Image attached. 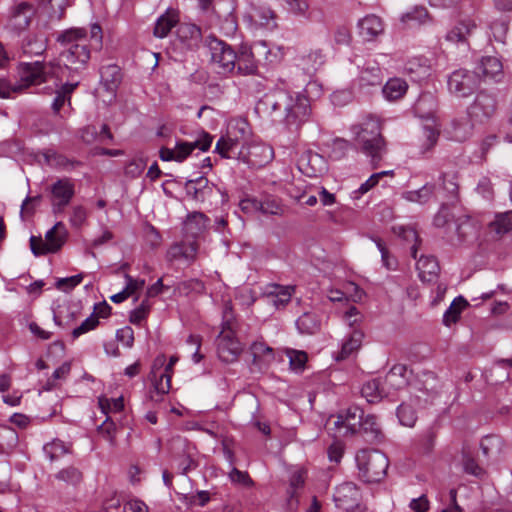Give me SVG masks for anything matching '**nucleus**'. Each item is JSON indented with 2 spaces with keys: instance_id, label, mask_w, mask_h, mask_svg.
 Wrapping results in <instances>:
<instances>
[{
  "instance_id": "obj_1",
  "label": "nucleus",
  "mask_w": 512,
  "mask_h": 512,
  "mask_svg": "<svg viewBox=\"0 0 512 512\" xmlns=\"http://www.w3.org/2000/svg\"><path fill=\"white\" fill-rule=\"evenodd\" d=\"M86 30L84 28H70L61 32L56 41L64 46L60 52V60L70 71V76L80 73L87 68L91 57L89 45L85 43Z\"/></svg>"
},
{
  "instance_id": "obj_2",
  "label": "nucleus",
  "mask_w": 512,
  "mask_h": 512,
  "mask_svg": "<svg viewBox=\"0 0 512 512\" xmlns=\"http://www.w3.org/2000/svg\"><path fill=\"white\" fill-rule=\"evenodd\" d=\"M437 107V99L430 92L420 94L412 107L414 115L426 121V124L423 125V142L421 144V153L423 154L436 145L440 135L435 121Z\"/></svg>"
},
{
  "instance_id": "obj_3",
  "label": "nucleus",
  "mask_w": 512,
  "mask_h": 512,
  "mask_svg": "<svg viewBox=\"0 0 512 512\" xmlns=\"http://www.w3.org/2000/svg\"><path fill=\"white\" fill-rule=\"evenodd\" d=\"M358 478L364 483H379L389 467V459L378 449H361L355 455Z\"/></svg>"
},
{
  "instance_id": "obj_4",
  "label": "nucleus",
  "mask_w": 512,
  "mask_h": 512,
  "mask_svg": "<svg viewBox=\"0 0 512 512\" xmlns=\"http://www.w3.org/2000/svg\"><path fill=\"white\" fill-rule=\"evenodd\" d=\"M287 102L284 107V124L289 130H298L310 117L309 99L300 92H288Z\"/></svg>"
},
{
  "instance_id": "obj_5",
  "label": "nucleus",
  "mask_w": 512,
  "mask_h": 512,
  "mask_svg": "<svg viewBox=\"0 0 512 512\" xmlns=\"http://www.w3.org/2000/svg\"><path fill=\"white\" fill-rule=\"evenodd\" d=\"M211 53V61L216 66L217 73L227 76L235 71L236 52L230 45L214 36H209L205 40Z\"/></svg>"
},
{
  "instance_id": "obj_6",
  "label": "nucleus",
  "mask_w": 512,
  "mask_h": 512,
  "mask_svg": "<svg viewBox=\"0 0 512 512\" xmlns=\"http://www.w3.org/2000/svg\"><path fill=\"white\" fill-rule=\"evenodd\" d=\"M212 141L213 136L208 132L202 131L195 141L178 140L174 149L162 147L159 151V157L162 161L183 162L195 149L203 152L208 151Z\"/></svg>"
},
{
  "instance_id": "obj_7",
  "label": "nucleus",
  "mask_w": 512,
  "mask_h": 512,
  "mask_svg": "<svg viewBox=\"0 0 512 512\" xmlns=\"http://www.w3.org/2000/svg\"><path fill=\"white\" fill-rule=\"evenodd\" d=\"M56 68H60V66L53 62H50L48 65H45L40 61L21 63L18 67V75L22 84L17 86H12L10 84V87L13 89L11 94L13 92L21 91L24 87L46 82L48 76L55 75Z\"/></svg>"
},
{
  "instance_id": "obj_8",
  "label": "nucleus",
  "mask_w": 512,
  "mask_h": 512,
  "mask_svg": "<svg viewBox=\"0 0 512 512\" xmlns=\"http://www.w3.org/2000/svg\"><path fill=\"white\" fill-rule=\"evenodd\" d=\"M67 230L62 222H57L45 234V241L35 236L30 237V249L35 256L56 253L64 245Z\"/></svg>"
},
{
  "instance_id": "obj_9",
  "label": "nucleus",
  "mask_w": 512,
  "mask_h": 512,
  "mask_svg": "<svg viewBox=\"0 0 512 512\" xmlns=\"http://www.w3.org/2000/svg\"><path fill=\"white\" fill-rule=\"evenodd\" d=\"M497 110V99L493 93L481 90L474 102L468 108V115L471 120L484 123L488 121Z\"/></svg>"
},
{
  "instance_id": "obj_10",
  "label": "nucleus",
  "mask_w": 512,
  "mask_h": 512,
  "mask_svg": "<svg viewBox=\"0 0 512 512\" xmlns=\"http://www.w3.org/2000/svg\"><path fill=\"white\" fill-rule=\"evenodd\" d=\"M478 84L479 78L476 73L466 69L455 70L448 78L449 91L458 97L470 96Z\"/></svg>"
},
{
  "instance_id": "obj_11",
  "label": "nucleus",
  "mask_w": 512,
  "mask_h": 512,
  "mask_svg": "<svg viewBox=\"0 0 512 512\" xmlns=\"http://www.w3.org/2000/svg\"><path fill=\"white\" fill-rule=\"evenodd\" d=\"M364 411L357 407H349L344 413L337 416L334 425L343 437L355 436L361 428V423L364 418Z\"/></svg>"
},
{
  "instance_id": "obj_12",
  "label": "nucleus",
  "mask_w": 512,
  "mask_h": 512,
  "mask_svg": "<svg viewBox=\"0 0 512 512\" xmlns=\"http://www.w3.org/2000/svg\"><path fill=\"white\" fill-rule=\"evenodd\" d=\"M52 208L55 213L61 212L71 202L75 194L74 183L69 178L58 179L51 186Z\"/></svg>"
},
{
  "instance_id": "obj_13",
  "label": "nucleus",
  "mask_w": 512,
  "mask_h": 512,
  "mask_svg": "<svg viewBox=\"0 0 512 512\" xmlns=\"http://www.w3.org/2000/svg\"><path fill=\"white\" fill-rule=\"evenodd\" d=\"M360 489L352 482H345L336 487L333 499L337 508L348 511L361 501Z\"/></svg>"
},
{
  "instance_id": "obj_14",
  "label": "nucleus",
  "mask_w": 512,
  "mask_h": 512,
  "mask_svg": "<svg viewBox=\"0 0 512 512\" xmlns=\"http://www.w3.org/2000/svg\"><path fill=\"white\" fill-rule=\"evenodd\" d=\"M242 351V347L234 332L223 334L220 332L217 336V353L221 361L231 363L237 360Z\"/></svg>"
},
{
  "instance_id": "obj_15",
  "label": "nucleus",
  "mask_w": 512,
  "mask_h": 512,
  "mask_svg": "<svg viewBox=\"0 0 512 512\" xmlns=\"http://www.w3.org/2000/svg\"><path fill=\"white\" fill-rule=\"evenodd\" d=\"M184 188L187 196L197 202H204L213 195L214 190H218L217 186L203 175L195 179H188Z\"/></svg>"
},
{
  "instance_id": "obj_16",
  "label": "nucleus",
  "mask_w": 512,
  "mask_h": 512,
  "mask_svg": "<svg viewBox=\"0 0 512 512\" xmlns=\"http://www.w3.org/2000/svg\"><path fill=\"white\" fill-rule=\"evenodd\" d=\"M360 152L370 158L372 168H377L384 155L387 153V144L385 139H365L355 141Z\"/></svg>"
},
{
  "instance_id": "obj_17",
  "label": "nucleus",
  "mask_w": 512,
  "mask_h": 512,
  "mask_svg": "<svg viewBox=\"0 0 512 512\" xmlns=\"http://www.w3.org/2000/svg\"><path fill=\"white\" fill-rule=\"evenodd\" d=\"M355 135V141L365 139H385L382 135V128L379 119L373 115H367L359 124L351 127Z\"/></svg>"
},
{
  "instance_id": "obj_18",
  "label": "nucleus",
  "mask_w": 512,
  "mask_h": 512,
  "mask_svg": "<svg viewBox=\"0 0 512 512\" xmlns=\"http://www.w3.org/2000/svg\"><path fill=\"white\" fill-rule=\"evenodd\" d=\"M177 38L187 50H196L202 41L201 28L193 23H181L177 28Z\"/></svg>"
},
{
  "instance_id": "obj_19",
  "label": "nucleus",
  "mask_w": 512,
  "mask_h": 512,
  "mask_svg": "<svg viewBox=\"0 0 512 512\" xmlns=\"http://www.w3.org/2000/svg\"><path fill=\"white\" fill-rule=\"evenodd\" d=\"M474 73L478 77L482 75L485 79L500 82L503 77V65L497 57L485 56L477 64Z\"/></svg>"
},
{
  "instance_id": "obj_20",
  "label": "nucleus",
  "mask_w": 512,
  "mask_h": 512,
  "mask_svg": "<svg viewBox=\"0 0 512 512\" xmlns=\"http://www.w3.org/2000/svg\"><path fill=\"white\" fill-rule=\"evenodd\" d=\"M357 435H360L367 443H380L384 439L381 426L377 422L376 416L372 414L364 415L361 428L358 430Z\"/></svg>"
},
{
  "instance_id": "obj_21",
  "label": "nucleus",
  "mask_w": 512,
  "mask_h": 512,
  "mask_svg": "<svg viewBox=\"0 0 512 512\" xmlns=\"http://www.w3.org/2000/svg\"><path fill=\"white\" fill-rule=\"evenodd\" d=\"M100 82L106 92L113 97L122 82V72L118 65L109 64L100 68Z\"/></svg>"
},
{
  "instance_id": "obj_22",
  "label": "nucleus",
  "mask_w": 512,
  "mask_h": 512,
  "mask_svg": "<svg viewBox=\"0 0 512 512\" xmlns=\"http://www.w3.org/2000/svg\"><path fill=\"white\" fill-rule=\"evenodd\" d=\"M305 484V475L302 471L294 472L289 479V486L286 494V509L288 512H295L299 506V491L303 489Z\"/></svg>"
},
{
  "instance_id": "obj_23",
  "label": "nucleus",
  "mask_w": 512,
  "mask_h": 512,
  "mask_svg": "<svg viewBox=\"0 0 512 512\" xmlns=\"http://www.w3.org/2000/svg\"><path fill=\"white\" fill-rule=\"evenodd\" d=\"M236 73L242 76L256 75L258 73V64L254 58L253 52L248 47H241L236 53Z\"/></svg>"
},
{
  "instance_id": "obj_24",
  "label": "nucleus",
  "mask_w": 512,
  "mask_h": 512,
  "mask_svg": "<svg viewBox=\"0 0 512 512\" xmlns=\"http://www.w3.org/2000/svg\"><path fill=\"white\" fill-rule=\"evenodd\" d=\"M438 191L442 192L443 198L457 200L459 196L458 173L456 171L443 172L439 176Z\"/></svg>"
},
{
  "instance_id": "obj_25",
  "label": "nucleus",
  "mask_w": 512,
  "mask_h": 512,
  "mask_svg": "<svg viewBox=\"0 0 512 512\" xmlns=\"http://www.w3.org/2000/svg\"><path fill=\"white\" fill-rule=\"evenodd\" d=\"M416 269L420 280L423 282H432L437 279L440 272L439 263L434 256L422 255L417 259Z\"/></svg>"
},
{
  "instance_id": "obj_26",
  "label": "nucleus",
  "mask_w": 512,
  "mask_h": 512,
  "mask_svg": "<svg viewBox=\"0 0 512 512\" xmlns=\"http://www.w3.org/2000/svg\"><path fill=\"white\" fill-rule=\"evenodd\" d=\"M215 152L226 159H238L243 153L241 142L237 138L225 136L218 139Z\"/></svg>"
},
{
  "instance_id": "obj_27",
  "label": "nucleus",
  "mask_w": 512,
  "mask_h": 512,
  "mask_svg": "<svg viewBox=\"0 0 512 512\" xmlns=\"http://www.w3.org/2000/svg\"><path fill=\"white\" fill-rule=\"evenodd\" d=\"M250 18L256 24L273 29L276 24V13L264 4H252L250 7Z\"/></svg>"
},
{
  "instance_id": "obj_28",
  "label": "nucleus",
  "mask_w": 512,
  "mask_h": 512,
  "mask_svg": "<svg viewBox=\"0 0 512 512\" xmlns=\"http://www.w3.org/2000/svg\"><path fill=\"white\" fill-rule=\"evenodd\" d=\"M179 22V14L174 9H167L155 23L153 34L158 38H165Z\"/></svg>"
},
{
  "instance_id": "obj_29",
  "label": "nucleus",
  "mask_w": 512,
  "mask_h": 512,
  "mask_svg": "<svg viewBox=\"0 0 512 512\" xmlns=\"http://www.w3.org/2000/svg\"><path fill=\"white\" fill-rule=\"evenodd\" d=\"M294 288L292 286H282L272 284L268 286L266 296L276 308L284 307L291 300Z\"/></svg>"
},
{
  "instance_id": "obj_30",
  "label": "nucleus",
  "mask_w": 512,
  "mask_h": 512,
  "mask_svg": "<svg viewBox=\"0 0 512 512\" xmlns=\"http://www.w3.org/2000/svg\"><path fill=\"white\" fill-rule=\"evenodd\" d=\"M79 81L66 82L61 84L59 89L55 92V97L52 101L51 108L55 115H59L60 110L63 108L65 103L71 104V95L74 90L78 87Z\"/></svg>"
},
{
  "instance_id": "obj_31",
  "label": "nucleus",
  "mask_w": 512,
  "mask_h": 512,
  "mask_svg": "<svg viewBox=\"0 0 512 512\" xmlns=\"http://www.w3.org/2000/svg\"><path fill=\"white\" fill-rule=\"evenodd\" d=\"M415 388L427 395L424 401L428 402L438 395L440 385L437 376L433 372L427 371L422 374V379L416 383Z\"/></svg>"
},
{
  "instance_id": "obj_32",
  "label": "nucleus",
  "mask_w": 512,
  "mask_h": 512,
  "mask_svg": "<svg viewBox=\"0 0 512 512\" xmlns=\"http://www.w3.org/2000/svg\"><path fill=\"white\" fill-rule=\"evenodd\" d=\"M359 32L366 40H372L383 31L381 19L376 15H368L358 23Z\"/></svg>"
},
{
  "instance_id": "obj_33",
  "label": "nucleus",
  "mask_w": 512,
  "mask_h": 512,
  "mask_svg": "<svg viewBox=\"0 0 512 512\" xmlns=\"http://www.w3.org/2000/svg\"><path fill=\"white\" fill-rule=\"evenodd\" d=\"M408 90L407 82L402 78H390L382 88V93L388 101L401 99Z\"/></svg>"
},
{
  "instance_id": "obj_34",
  "label": "nucleus",
  "mask_w": 512,
  "mask_h": 512,
  "mask_svg": "<svg viewBox=\"0 0 512 512\" xmlns=\"http://www.w3.org/2000/svg\"><path fill=\"white\" fill-rule=\"evenodd\" d=\"M33 15V7L31 4L27 2L19 3L13 10V14L11 17L12 24L17 30L26 29L30 22L31 17Z\"/></svg>"
},
{
  "instance_id": "obj_35",
  "label": "nucleus",
  "mask_w": 512,
  "mask_h": 512,
  "mask_svg": "<svg viewBox=\"0 0 512 512\" xmlns=\"http://www.w3.org/2000/svg\"><path fill=\"white\" fill-rule=\"evenodd\" d=\"M250 351L253 357V364L261 366L262 364L269 365L275 359L274 350L264 342H253L250 346Z\"/></svg>"
},
{
  "instance_id": "obj_36",
  "label": "nucleus",
  "mask_w": 512,
  "mask_h": 512,
  "mask_svg": "<svg viewBox=\"0 0 512 512\" xmlns=\"http://www.w3.org/2000/svg\"><path fill=\"white\" fill-rule=\"evenodd\" d=\"M17 431L8 426L0 425V455H9L18 445Z\"/></svg>"
},
{
  "instance_id": "obj_37",
  "label": "nucleus",
  "mask_w": 512,
  "mask_h": 512,
  "mask_svg": "<svg viewBox=\"0 0 512 512\" xmlns=\"http://www.w3.org/2000/svg\"><path fill=\"white\" fill-rule=\"evenodd\" d=\"M172 372H162L157 378H151L153 390L150 392V398L153 401H161L162 397L171 389Z\"/></svg>"
},
{
  "instance_id": "obj_38",
  "label": "nucleus",
  "mask_w": 512,
  "mask_h": 512,
  "mask_svg": "<svg viewBox=\"0 0 512 512\" xmlns=\"http://www.w3.org/2000/svg\"><path fill=\"white\" fill-rule=\"evenodd\" d=\"M209 222L210 219L204 213L195 211L187 216L184 227L187 233L196 238L206 229Z\"/></svg>"
},
{
  "instance_id": "obj_39",
  "label": "nucleus",
  "mask_w": 512,
  "mask_h": 512,
  "mask_svg": "<svg viewBox=\"0 0 512 512\" xmlns=\"http://www.w3.org/2000/svg\"><path fill=\"white\" fill-rule=\"evenodd\" d=\"M47 48V39L42 34H29L22 42V49L28 55H41Z\"/></svg>"
},
{
  "instance_id": "obj_40",
  "label": "nucleus",
  "mask_w": 512,
  "mask_h": 512,
  "mask_svg": "<svg viewBox=\"0 0 512 512\" xmlns=\"http://www.w3.org/2000/svg\"><path fill=\"white\" fill-rule=\"evenodd\" d=\"M476 28V24L471 21H462L455 25L446 35L447 41L453 43H466L468 36Z\"/></svg>"
},
{
  "instance_id": "obj_41",
  "label": "nucleus",
  "mask_w": 512,
  "mask_h": 512,
  "mask_svg": "<svg viewBox=\"0 0 512 512\" xmlns=\"http://www.w3.org/2000/svg\"><path fill=\"white\" fill-rule=\"evenodd\" d=\"M468 301L463 296L456 297L444 312L442 322L450 327L460 319L462 311L468 306Z\"/></svg>"
},
{
  "instance_id": "obj_42",
  "label": "nucleus",
  "mask_w": 512,
  "mask_h": 512,
  "mask_svg": "<svg viewBox=\"0 0 512 512\" xmlns=\"http://www.w3.org/2000/svg\"><path fill=\"white\" fill-rule=\"evenodd\" d=\"M46 162L56 169H61L65 171H72L75 168L82 166V162L78 160H72L66 157L65 155L56 153V152H47L45 153Z\"/></svg>"
},
{
  "instance_id": "obj_43",
  "label": "nucleus",
  "mask_w": 512,
  "mask_h": 512,
  "mask_svg": "<svg viewBox=\"0 0 512 512\" xmlns=\"http://www.w3.org/2000/svg\"><path fill=\"white\" fill-rule=\"evenodd\" d=\"M320 320L315 313L305 312L296 320V327L301 334L313 335L320 330Z\"/></svg>"
},
{
  "instance_id": "obj_44",
  "label": "nucleus",
  "mask_w": 512,
  "mask_h": 512,
  "mask_svg": "<svg viewBox=\"0 0 512 512\" xmlns=\"http://www.w3.org/2000/svg\"><path fill=\"white\" fill-rule=\"evenodd\" d=\"M325 62V56L321 49L310 50L301 57L302 69L307 74L316 72Z\"/></svg>"
},
{
  "instance_id": "obj_45",
  "label": "nucleus",
  "mask_w": 512,
  "mask_h": 512,
  "mask_svg": "<svg viewBox=\"0 0 512 512\" xmlns=\"http://www.w3.org/2000/svg\"><path fill=\"white\" fill-rule=\"evenodd\" d=\"M124 278L126 280L125 288L119 293L110 297L111 301L114 303H121L125 301L128 297L134 294L137 290L142 289L145 285L144 279H134L129 274H125Z\"/></svg>"
},
{
  "instance_id": "obj_46",
  "label": "nucleus",
  "mask_w": 512,
  "mask_h": 512,
  "mask_svg": "<svg viewBox=\"0 0 512 512\" xmlns=\"http://www.w3.org/2000/svg\"><path fill=\"white\" fill-rule=\"evenodd\" d=\"M436 190L435 184H425L418 190L406 191L403 194V197L410 202H418L420 204H424L429 201L431 196L434 194Z\"/></svg>"
},
{
  "instance_id": "obj_47",
  "label": "nucleus",
  "mask_w": 512,
  "mask_h": 512,
  "mask_svg": "<svg viewBox=\"0 0 512 512\" xmlns=\"http://www.w3.org/2000/svg\"><path fill=\"white\" fill-rule=\"evenodd\" d=\"M491 232L501 236L512 230V211L497 215L489 225Z\"/></svg>"
},
{
  "instance_id": "obj_48",
  "label": "nucleus",
  "mask_w": 512,
  "mask_h": 512,
  "mask_svg": "<svg viewBox=\"0 0 512 512\" xmlns=\"http://www.w3.org/2000/svg\"><path fill=\"white\" fill-rule=\"evenodd\" d=\"M411 372L408 371V368L405 364H395L390 369L387 379L391 382H396L398 388L404 387L409 383V375Z\"/></svg>"
},
{
  "instance_id": "obj_49",
  "label": "nucleus",
  "mask_w": 512,
  "mask_h": 512,
  "mask_svg": "<svg viewBox=\"0 0 512 512\" xmlns=\"http://www.w3.org/2000/svg\"><path fill=\"white\" fill-rule=\"evenodd\" d=\"M359 80L362 85H380L382 82V74L380 67L377 65L365 67L360 73Z\"/></svg>"
},
{
  "instance_id": "obj_50",
  "label": "nucleus",
  "mask_w": 512,
  "mask_h": 512,
  "mask_svg": "<svg viewBox=\"0 0 512 512\" xmlns=\"http://www.w3.org/2000/svg\"><path fill=\"white\" fill-rule=\"evenodd\" d=\"M259 208L264 215L282 216L285 212V206L281 203V200L271 196L261 200Z\"/></svg>"
},
{
  "instance_id": "obj_51",
  "label": "nucleus",
  "mask_w": 512,
  "mask_h": 512,
  "mask_svg": "<svg viewBox=\"0 0 512 512\" xmlns=\"http://www.w3.org/2000/svg\"><path fill=\"white\" fill-rule=\"evenodd\" d=\"M288 99V91L279 90L274 93H270V117L275 119L277 116H280V112L283 110L285 105H287Z\"/></svg>"
},
{
  "instance_id": "obj_52",
  "label": "nucleus",
  "mask_w": 512,
  "mask_h": 512,
  "mask_svg": "<svg viewBox=\"0 0 512 512\" xmlns=\"http://www.w3.org/2000/svg\"><path fill=\"white\" fill-rule=\"evenodd\" d=\"M456 233L460 241H465L469 236L475 233V226L471 218L467 215L458 217L455 220Z\"/></svg>"
},
{
  "instance_id": "obj_53",
  "label": "nucleus",
  "mask_w": 512,
  "mask_h": 512,
  "mask_svg": "<svg viewBox=\"0 0 512 512\" xmlns=\"http://www.w3.org/2000/svg\"><path fill=\"white\" fill-rule=\"evenodd\" d=\"M361 393L369 403H376L379 401L382 398V390L380 388L379 380L373 379L365 383L361 389Z\"/></svg>"
},
{
  "instance_id": "obj_54",
  "label": "nucleus",
  "mask_w": 512,
  "mask_h": 512,
  "mask_svg": "<svg viewBox=\"0 0 512 512\" xmlns=\"http://www.w3.org/2000/svg\"><path fill=\"white\" fill-rule=\"evenodd\" d=\"M55 478L60 481H64L67 484L77 485L78 483H80L82 481L83 475H82V472L78 468L69 466L67 468L60 470L55 475Z\"/></svg>"
},
{
  "instance_id": "obj_55",
  "label": "nucleus",
  "mask_w": 512,
  "mask_h": 512,
  "mask_svg": "<svg viewBox=\"0 0 512 512\" xmlns=\"http://www.w3.org/2000/svg\"><path fill=\"white\" fill-rule=\"evenodd\" d=\"M351 148V143L343 138H335L331 143L329 157L333 160L344 158Z\"/></svg>"
},
{
  "instance_id": "obj_56",
  "label": "nucleus",
  "mask_w": 512,
  "mask_h": 512,
  "mask_svg": "<svg viewBox=\"0 0 512 512\" xmlns=\"http://www.w3.org/2000/svg\"><path fill=\"white\" fill-rule=\"evenodd\" d=\"M399 422L407 427H413L417 420L416 411L407 404L402 403L397 408Z\"/></svg>"
},
{
  "instance_id": "obj_57",
  "label": "nucleus",
  "mask_w": 512,
  "mask_h": 512,
  "mask_svg": "<svg viewBox=\"0 0 512 512\" xmlns=\"http://www.w3.org/2000/svg\"><path fill=\"white\" fill-rule=\"evenodd\" d=\"M43 452L46 457L51 461H55L64 454L67 453V449L62 441L54 440L51 443H47L43 447Z\"/></svg>"
},
{
  "instance_id": "obj_58",
  "label": "nucleus",
  "mask_w": 512,
  "mask_h": 512,
  "mask_svg": "<svg viewBox=\"0 0 512 512\" xmlns=\"http://www.w3.org/2000/svg\"><path fill=\"white\" fill-rule=\"evenodd\" d=\"M286 355L289 358V364L292 370L301 371L307 362V353L304 351L287 349Z\"/></svg>"
},
{
  "instance_id": "obj_59",
  "label": "nucleus",
  "mask_w": 512,
  "mask_h": 512,
  "mask_svg": "<svg viewBox=\"0 0 512 512\" xmlns=\"http://www.w3.org/2000/svg\"><path fill=\"white\" fill-rule=\"evenodd\" d=\"M501 444V439L498 436L486 435L480 442V449L485 457H489L491 453L500 450Z\"/></svg>"
},
{
  "instance_id": "obj_60",
  "label": "nucleus",
  "mask_w": 512,
  "mask_h": 512,
  "mask_svg": "<svg viewBox=\"0 0 512 512\" xmlns=\"http://www.w3.org/2000/svg\"><path fill=\"white\" fill-rule=\"evenodd\" d=\"M146 165H147V161L145 159L133 158L126 164L125 169H124V174H125V176H127L131 179H135L142 174Z\"/></svg>"
},
{
  "instance_id": "obj_61",
  "label": "nucleus",
  "mask_w": 512,
  "mask_h": 512,
  "mask_svg": "<svg viewBox=\"0 0 512 512\" xmlns=\"http://www.w3.org/2000/svg\"><path fill=\"white\" fill-rule=\"evenodd\" d=\"M99 325L98 317L92 313L89 317H87L78 327H76L72 331V337L74 339L80 337L81 335L95 329Z\"/></svg>"
},
{
  "instance_id": "obj_62",
  "label": "nucleus",
  "mask_w": 512,
  "mask_h": 512,
  "mask_svg": "<svg viewBox=\"0 0 512 512\" xmlns=\"http://www.w3.org/2000/svg\"><path fill=\"white\" fill-rule=\"evenodd\" d=\"M150 307L149 301L143 300L137 308L130 312L129 321L132 324H140L148 316Z\"/></svg>"
},
{
  "instance_id": "obj_63",
  "label": "nucleus",
  "mask_w": 512,
  "mask_h": 512,
  "mask_svg": "<svg viewBox=\"0 0 512 512\" xmlns=\"http://www.w3.org/2000/svg\"><path fill=\"white\" fill-rule=\"evenodd\" d=\"M228 475L232 483L239 484L245 487H250L254 484L253 480L251 479L247 472L240 471L235 467L231 469Z\"/></svg>"
},
{
  "instance_id": "obj_64",
  "label": "nucleus",
  "mask_w": 512,
  "mask_h": 512,
  "mask_svg": "<svg viewBox=\"0 0 512 512\" xmlns=\"http://www.w3.org/2000/svg\"><path fill=\"white\" fill-rule=\"evenodd\" d=\"M83 274H77L71 277L60 278L56 281V287L64 292H69L81 283Z\"/></svg>"
}]
</instances>
